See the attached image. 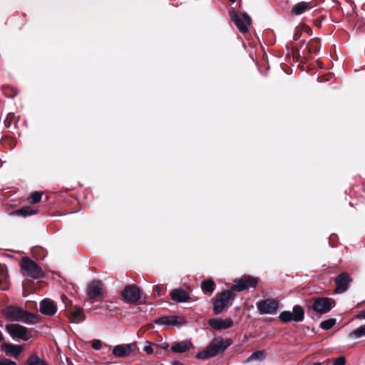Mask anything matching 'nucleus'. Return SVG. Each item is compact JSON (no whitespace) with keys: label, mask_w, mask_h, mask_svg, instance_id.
<instances>
[{"label":"nucleus","mask_w":365,"mask_h":365,"mask_svg":"<svg viewBox=\"0 0 365 365\" xmlns=\"http://www.w3.org/2000/svg\"><path fill=\"white\" fill-rule=\"evenodd\" d=\"M2 312L6 319L10 322H19L28 324H34L37 322L36 315L18 306H7Z\"/></svg>","instance_id":"obj_1"},{"label":"nucleus","mask_w":365,"mask_h":365,"mask_svg":"<svg viewBox=\"0 0 365 365\" xmlns=\"http://www.w3.org/2000/svg\"><path fill=\"white\" fill-rule=\"evenodd\" d=\"M21 272L23 275L33 279H39L44 276V273L34 260L27 257L22 258L21 261Z\"/></svg>","instance_id":"obj_2"},{"label":"nucleus","mask_w":365,"mask_h":365,"mask_svg":"<svg viewBox=\"0 0 365 365\" xmlns=\"http://www.w3.org/2000/svg\"><path fill=\"white\" fill-rule=\"evenodd\" d=\"M225 346H222V338L217 336L214 338L207 346V348L197 353L196 357L199 359H207L224 352Z\"/></svg>","instance_id":"obj_3"},{"label":"nucleus","mask_w":365,"mask_h":365,"mask_svg":"<svg viewBox=\"0 0 365 365\" xmlns=\"http://www.w3.org/2000/svg\"><path fill=\"white\" fill-rule=\"evenodd\" d=\"M232 291L231 289L225 290L216 296L213 306V311L216 314H220L225 308L232 306L235 299Z\"/></svg>","instance_id":"obj_4"},{"label":"nucleus","mask_w":365,"mask_h":365,"mask_svg":"<svg viewBox=\"0 0 365 365\" xmlns=\"http://www.w3.org/2000/svg\"><path fill=\"white\" fill-rule=\"evenodd\" d=\"M279 319L285 323L292 321L301 322L304 319V310L302 306L296 304L293 307L292 312L290 311H283L279 314Z\"/></svg>","instance_id":"obj_5"},{"label":"nucleus","mask_w":365,"mask_h":365,"mask_svg":"<svg viewBox=\"0 0 365 365\" xmlns=\"http://www.w3.org/2000/svg\"><path fill=\"white\" fill-rule=\"evenodd\" d=\"M335 307V301L328 297H318L312 301V309L319 314H326Z\"/></svg>","instance_id":"obj_6"},{"label":"nucleus","mask_w":365,"mask_h":365,"mask_svg":"<svg viewBox=\"0 0 365 365\" xmlns=\"http://www.w3.org/2000/svg\"><path fill=\"white\" fill-rule=\"evenodd\" d=\"M5 329L14 339H21L26 341L30 339L28 328L19 324H7Z\"/></svg>","instance_id":"obj_7"},{"label":"nucleus","mask_w":365,"mask_h":365,"mask_svg":"<svg viewBox=\"0 0 365 365\" xmlns=\"http://www.w3.org/2000/svg\"><path fill=\"white\" fill-rule=\"evenodd\" d=\"M230 18L240 32L246 33L248 31V26L251 24L252 20L247 14L232 11L230 13Z\"/></svg>","instance_id":"obj_8"},{"label":"nucleus","mask_w":365,"mask_h":365,"mask_svg":"<svg viewBox=\"0 0 365 365\" xmlns=\"http://www.w3.org/2000/svg\"><path fill=\"white\" fill-rule=\"evenodd\" d=\"M257 308L260 314H274L279 309V302L274 299H264L257 304Z\"/></svg>","instance_id":"obj_9"},{"label":"nucleus","mask_w":365,"mask_h":365,"mask_svg":"<svg viewBox=\"0 0 365 365\" xmlns=\"http://www.w3.org/2000/svg\"><path fill=\"white\" fill-rule=\"evenodd\" d=\"M235 284L231 287V290L242 292L249 288H255L258 283V280L253 277L245 275L235 280Z\"/></svg>","instance_id":"obj_10"},{"label":"nucleus","mask_w":365,"mask_h":365,"mask_svg":"<svg viewBox=\"0 0 365 365\" xmlns=\"http://www.w3.org/2000/svg\"><path fill=\"white\" fill-rule=\"evenodd\" d=\"M123 297L128 302L135 303L141 298V291L140 288L133 284L125 285L121 291Z\"/></svg>","instance_id":"obj_11"},{"label":"nucleus","mask_w":365,"mask_h":365,"mask_svg":"<svg viewBox=\"0 0 365 365\" xmlns=\"http://www.w3.org/2000/svg\"><path fill=\"white\" fill-rule=\"evenodd\" d=\"M155 323L158 325H165L172 327H180L185 323L183 318L179 316H163L155 320Z\"/></svg>","instance_id":"obj_12"},{"label":"nucleus","mask_w":365,"mask_h":365,"mask_svg":"<svg viewBox=\"0 0 365 365\" xmlns=\"http://www.w3.org/2000/svg\"><path fill=\"white\" fill-rule=\"evenodd\" d=\"M334 281L336 283L335 292L342 293L348 289L351 279L346 272H343L337 275Z\"/></svg>","instance_id":"obj_13"},{"label":"nucleus","mask_w":365,"mask_h":365,"mask_svg":"<svg viewBox=\"0 0 365 365\" xmlns=\"http://www.w3.org/2000/svg\"><path fill=\"white\" fill-rule=\"evenodd\" d=\"M40 312L45 315L52 316L57 312L56 304L49 299H44L40 303Z\"/></svg>","instance_id":"obj_14"},{"label":"nucleus","mask_w":365,"mask_h":365,"mask_svg":"<svg viewBox=\"0 0 365 365\" xmlns=\"http://www.w3.org/2000/svg\"><path fill=\"white\" fill-rule=\"evenodd\" d=\"M103 294V284L99 281H93L87 287V294L89 299L100 297Z\"/></svg>","instance_id":"obj_15"},{"label":"nucleus","mask_w":365,"mask_h":365,"mask_svg":"<svg viewBox=\"0 0 365 365\" xmlns=\"http://www.w3.org/2000/svg\"><path fill=\"white\" fill-rule=\"evenodd\" d=\"M209 325L215 329H227L233 324V321L231 318H227L225 319H210L208 322Z\"/></svg>","instance_id":"obj_16"},{"label":"nucleus","mask_w":365,"mask_h":365,"mask_svg":"<svg viewBox=\"0 0 365 365\" xmlns=\"http://www.w3.org/2000/svg\"><path fill=\"white\" fill-rule=\"evenodd\" d=\"M132 351L131 345L129 344L117 345L113 349V354L119 358H125L130 356Z\"/></svg>","instance_id":"obj_17"},{"label":"nucleus","mask_w":365,"mask_h":365,"mask_svg":"<svg viewBox=\"0 0 365 365\" xmlns=\"http://www.w3.org/2000/svg\"><path fill=\"white\" fill-rule=\"evenodd\" d=\"M171 299L179 303H182L190 299L189 294L184 289H175L170 292Z\"/></svg>","instance_id":"obj_18"},{"label":"nucleus","mask_w":365,"mask_h":365,"mask_svg":"<svg viewBox=\"0 0 365 365\" xmlns=\"http://www.w3.org/2000/svg\"><path fill=\"white\" fill-rule=\"evenodd\" d=\"M2 350L6 355L16 357L22 351V348L20 345L5 343L2 345Z\"/></svg>","instance_id":"obj_19"},{"label":"nucleus","mask_w":365,"mask_h":365,"mask_svg":"<svg viewBox=\"0 0 365 365\" xmlns=\"http://www.w3.org/2000/svg\"><path fill=\"white\" fill-rule=\"evenodd\" d=\"M192 346V343L189 340L182 341L175 343L171 346V350L175 353H184L189 350Z\"/></svg>","instance_id":"obj_20"},{"label":"nucleus","mask_w":365,"mask_h":365,"mask_svg":"<svg viewBox=\"0 0 365 365\" xmlns=\"http://www.w3.org/2000/svg\"><path fill=\"white\" fill-rule=\"evenodd\" d=\"M38 210L31 206H26L21 209L14 210L11 212L12 215H19L22 217H27L35 215L37 213Z\"/></svg>","instance_id":"obj_21"},{"label":"nucleus","mask_w":365,"mask_h":365,"mask_svg":"<svg viewBox=\"0 0 365 365\" xmlns=\"http://www.w3.org/2000/svg\"><path fill=\"white\" fill-rule=\"evenodd\" d=\"M310 4L306 1H301L297 4L292 9V13L296 15H300L304 13L308 9H310Z\"/></svg>","instance_id":"obj_22"},{"label":"nucleus","mask_w":365,"mask_h":365,"mask_svg":"<svg viewBox=\"0 0 365 365\" xmlns=\"http://www.w3.org/2000/svg\"><path fill=\"white\" fill-rule=\"evenodd\" d=\"M26 365H48L46 361L36 354H32L26 361Z\"/></svg>","instance_id":"obj_23"},{"label":"nucleus","mask_w":365,"mask_h":365,"mask_svg":"<svg viewBox=\"0 0 365 365\" xmlns=\"http://www.w3.org/2000/svg\"><path fill=\"white\" fill-rule=\"evenodd\" d=\"M202 290L204 293L212 294L215 290V282L212 279H207L202 282Z\"/></svg>","instance_id":"obj_24"},{"label":"nucleus","mask_w":365,"mask_h":365,"mask_svg":"<svg viewBox=\"0 0 365 365\" xmlns=\"http://www.w3.org/2000/svg\"><path fill=\"white\" fill-rule=\"evenodd\" d=\"M349 336L354 339L365 336V325L360 326L357 329L351 331L349 334Z\"/></svg>","instance_id":"obj_25"},{"label":"nucleus","mask_w":365,"mask_h":365,"mask_svg":"<svg viewBox=\"0 0 365 365\" xmlns=\"http://www.w3.org/2000/svg\"><path fill=\"white\" fill-rule=\"evenodd\" d=\"M336 324V319H329L322 321L320 324V327L324 330H329L331 329Z\"/></svg>","instance_id":"obj_26"},{"label":"nucleus","mask_w":365,"mask_h":365,"mask_svg":"<svg viewBox=\"0 0 365 365\" xmlns=\"http://www.w3.org/2000/svg\"><path fill=\"white\" fill-rule=\"evenodd\" d=\"M264 358V352L263 351H257L252 354L250 357L247 359V361H251L254 360H262Z\"/></svg>","instance_id":"obj_27"},{"label":"nucleus","mask_w":365,"mask_h":365,"mask_svg":"<svg viewBox=\"0 0 365 365\" xmlns=\"http://www.w3.org/2000/svg\"><path fill=\"white\" fill-rule=\"evenodd\" d=\"M42 197V192H34L31 193V196L29 197V200L31 203H37L41 201Z\"/></svg>","instance_id":"obj_28"},{"label":"nucleus","mask_w":365,"mask_h":365,"mask_svg":"<svg viewBox=\"0 0 365 365\" xmlns=\"http://www.w3.org/2000/svg\"><path fill=\"white\" fill-rule=\"evenodd\" d=\"M320 47V41L319 39H313L309 45L311 51L317 52Z\"/></svg>","instance_id":"obj_29"},{"label":"nucleus","mask_w":365,"mask_h":365,"mask_svg":"<svg viewBox=\"0 0 365 365\" xmlns=\"http://www.w3.org/2000/svg\"><path fill=\"white\" fill-rule=\"evenodd\" d=\"M82 314L83 309L78 308L72 312V316L73 318L78 319V322H83L84 320V317H81V319H79V317H81Z\"/></svg>","instance_id":"obj_30"},{"label":"nucleus","mask_w":365,"mask_h":365,"mask_svg":"<svg viewBox=\"0 0 365 365\" xmlns=\"http://www.w3.org/2000/svg\"><path fill=\"white\" fill-rule=\"evenodd\" d=\"M92 348L95 350H99L101 348V341L99 339H94L91 343Z\"/></svg>","instance_id":"obj_31"},{"label":"nucleus","mask_w":365,"mask_h":365,"mask_svg":"<svg viewBox=\"0 0 365 365\" xmlns=\"http://www.w3.org/2000/svg\"><path fill=\"white\" fill-rule=\"evenodd\" d=\"M146 345L143 347V351H145L148 354H151L153 353V349L152 346V344L146 341H145Z\"/></svg>","instance_id":"obj_32"},{"label":"nucleus","mask_w":365,"mask_h":365,"mask_svg":"<svg viewBox=\"0 0 365 365\" xmlns=\"http://www.w3.org/2000/svg\"><path fill=\"white\" fill-rule=\"evenodd\" d=\"M346 359L344 356L338 357L335 359L333 363V365H345Z\"/></svg>","instance_id":"obj_33"},{"label":"nucleus","mask_w":365,"mask_h":365,"mask_svg":"<svg viewBox=\"0 0 365 365\" xmlns=\"http://www.w3.org/2000/svg\"><path fill=\"white\" fill-rule=\"evenodd\" d=\"M0 365H16V364L13 361L4 358L0 360Z\"/></svg>","instance_id":"obj_34"},{"label":"nucleus","mask_w":365,"mask_h":365,"mask_svg":"<svg viewBox=\"0 0 365 365\" xmlns=\"http://www.w3.org/2000/svg\"><path fill=\"white\" fill-rule=\"evenodd\" d=\"M232 343L231 339H227L225 341L222 339V346H225V350L230 346Z\"/></svg>","instance_id":"obj_35"},{"label":"nucleus","mask_w":365,"mask_h":365,"mask_svg":"<svg viewBox=\"0 0 365 365\" xmlns=\"http://www.w3.org/2000/svg\"><path fill=\"white\" fill-rule=\"evenodd\" d=\"M301 36V31L299 30H297L294 32L293 35V40L297 41L298 40Z\"/></svg>","instance_id":"obj_36"},{"label":"nucleus","mask_w":365,"mask_h":365,"mask_svg":"<svg viewBox=\"0 0 365 365\" xmlns=\"http://www.w3.org/2000/svg\"><path fill=\"white\" fill-rule=\"evenodd\" d=\"M356 318L359 319H365V310L360 312L359 314L356 315Z\"/></svg>","instance_id":"obj_37"},{"label":"nucleus","mask_w":365,"mask_h":365,"mask_svg":"<svg viewBox=\"0 0 365 365\" xmlns=\"http://www.w3.org/2000/svg\"><path fill=\"white\" fill-rule=\"evenodd\" d=\"M173 365H183L182 363L178 361H175L172 363Z\"/></svg>","instance_id":"obj_38"},{"label":"nucleus","mask_w":365,"mask_h":365,"mask_svg":"<svg viewBox=\"0 0 365 365\" xmlns=\"http://www.w3.org/2000/svg\"><path fill=\"white\" fill-rule=\"evenodd\" d=\"M61 299H62V301L64 302L65 299H67V297L65 295H62Z\"/></svg>","instance_id":"obj_39"},{"label":"nucleus","mask_w":365,"mask_h":365,"mask_svg":"<svg viewBox=\"0 0 365 365\" xmlns=\"http://www.w3.org/2000/svg\"><path fill=\"white\" fill-rule=\"evenodd\" d=\"M2 339H3L2 334L0 333V342L2 341Z\"/></svg>","instance_id":"obj_40"},{"label":"nucleus","mask_w":365,"mask_h":365,"mask_svg":"<svg viewBox=\"0 0 365 365\" xmlns=\"http://www.w3.org/2000/svg\"><path fill=\"white\" fill-rule=\"evenodd\" d=\"M312 365H321V363H320V362H316V363H314V364H312Z\"/></svg>","instance_id":"obj_41"},{"label":"nucleus","mask_w":365,"mask_h":365,"mask_svg":"<svg viewBox=\"0 0 365 365\" xmlns=\"http://www.w3.org/2000/svg\"><path fill=\"white\" fill-rule=\"evenodd\" d=\"M231 2L235 3L237 0H230Z\"/></svg>","instance_id":"obj_42"},{"label":"nucleus","mask_w":365,"mask_h":365,"mask_svg":"<svg viewBox=\"0 0 365 365\" xmlns=\"http://www.w3.org/2000/svg\"><path fill=\"white\" fill-rule=\"evenodd\" d=\"M309 30H310V29L308 28L307 29H306V32H309Z\"/></svg>","instance_id":"obj_43"}]
</instances>
